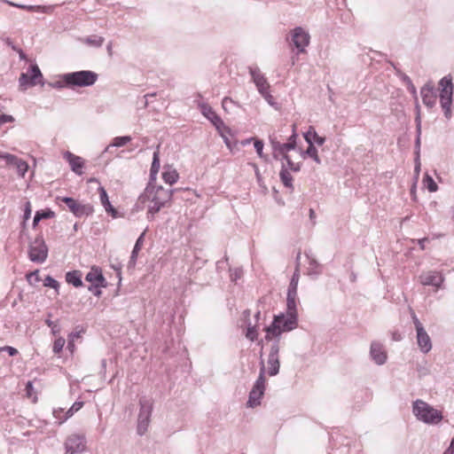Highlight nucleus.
Returning a JSON list of instances; mask_svg holds the SVG:
<instances>
[{"mask_svg":"<svg viewBox=\"0 0 454 454\" xmlns=\"http://www.w3.org/2000/svg\"><path fill=\"white\" fill-rule=\"evenodd\" d=\"M172 191H168L162 186L148 185L139 200L142 202L146 200L153 203L148 208V214L154 215L158 213L171 200Z\"/></svg>","mask_w":454,"mask_h":454,"instance_id":"f257e3e1","label":"nucleus"},{"mask_svg":"<svg viewBox=\"0 0 454 454\" xmlns=\"http://www.w3.org/2000/svg\"><path fill=\"white\" fill-rule=\"evenodd\" d=\"M287 317H285V314L276 315L274 320L270 326L265 328L267 333L266 340H270L271 337H277L281 334L282 332L291 331L297 326V314H286Z\"/></svg>","mask_w":454,"mask_h":454,"instance_id":"f03ea898","label":"nucleus"},{"mask_svg":"<svg viewBox=\"0 0 454 454\" xmlns=\"http://www.w3.org/2000/svg\"><path fill=\"white\" fill-rule=\"evenodd\" d=\"M412 411L414 416L419 419L427 424H437L439 423L442 416L440 411L434 409L428 403L422 400H416L412 405Z\"/></svg>","mask_w":454,"mask_h":454,"instance_id":"7ed1b4c3","label":"nucleus"},{"mask_svg":"<svg viewBox=\"0 0 454 454\" xmlns=\"http://www.w3.org/2000/svg\"><path fill=\"white\" fill-rule=\"evenodd\" d=\"M439 86L441 106L444 110L446 118L450 119L451 116L452 96L454 91L451 75H447L441 79Z\"/></svg>","mask_w":454,"mask_h":454,"instance_id":"20e7f679","label":"nucleus"},{"mask_svg":"<svg viewBox=\"0 0 454 454\" xmlns=\"http://www.w3.org/2000/svg\"><path fill=\"white\" fill-rule=\"evenodd\" d=\"M280 153L284 155L286 163L283 162V168H289L293 171H299L301 168V160L304 159V154L295 151V142L285 143L280 146Z\"/></svg>","mask_w":454,"mask_h":454,"instance_id":"39448f33","label":"nucleus"},{"mask_svg":"<svg viewBox=\"0 0 454 454\" xmlns=\"http://www.w3.org/2000/svg\"><path fill=\"white\" fill-rule=\"evenodd\" d=\"M97 79L98 74L92 71L74 72L64 76L67 84L79 87L90 86L96 82Z\"/></svg>","mask_w":454,"mask_h":454,"instance_id":"423d86ee","label":"nucleus"},{"mask_svg":"<svg viewBox=\"0 0 454 454\" xmlns=\"http://www.w3.org/2000/svg\"><path fill=\"white\" fill-rule=\"evenodd\" d=\"M140 410L137 418V434L143 435L148 429L153 411L151 400L141 397L139 400Z\"/></svg>","mask_w":454,"mask_h":454,"instance_id":"0eeeda50","label":"nucleus"},{"mask_svg":"<svg viewBox=\"0 0 454 454\" xmlns=\"http://www.w3.org/2000/svg\"><path fill=\"white\" fill-rule=\"evenodd\" d=\"M420 285L424 286H431L434 292L442 289L444 286L445 278L442 271L427 270L423 271L418 278Z\"/></svg>","mask_w":454,"mask_h":454,"instance_id":"6e6552de","label":"nucleus"},{"mask_svg":"<svg viewBox=\"0 0 454 454\" xmlns=\"http://www.w3.org/2000/svg\"><path fill=\"white\" fill-rule=\"evenodd\" d=\"M261 370L258 379L256 380L252 390L249 393V399L247 405L249 407H254L260 404V400L264 394L265 390V367L263 361L261 362Z\"/></svg>","mask_w":454,"mask_h":454,"instance_id":"1a4fd4ad","label":"nucleus"},{"mask_svg":"<svg viewBox=\"0 0 454 454\" xmlns=\"http://www.w3.org/2000/svg\"><path fill=\"white\" fill-rule=\"evenodd\" d=\"M58 200L64 202L68 209L77 217L89 215L93 212V208L89 204H82L78 200L70 197H58Z\"/></svg>","mask_w":454,"mask_h":454,"instance_id":"9d476101","label":"nucleus"},{"mask_svg":"<svg viewBox=\"0 0 454 454\" xmlns=\"http://www.w3.org/2000/svg\"><path fill=\"white\" fill-rule=\"evenodd\" d=\"M413 324L417 332V342L420 350L427 354L432 348V342L429 335L426 332L422 323L414 315L412 317Z\"/></svg>","mask_w":454,"mask_h":454,"instance_id":"9b49d317","label":"nucleus"},{"mask_svg":"<svg viewBox=\"0 0 454 454\" xmlns=\"http://www.w3.org/2000/svg\"><path fill=\"white\" fill-rule=\"evenodd\" d=\"M43 74L36 65H32L26 74H21L20 77V85L24 90L27 87L42 83Z\"/></svg>","mask_w":454,"mask_h":454,"instance_id":"f8f14e48","label":"nucleus"},{"mask_svg":"<svg viewBox=\"0 0 454 454\" xmlns=\"http://www.w3.org/2000/svg\"><path fill=\"white\" fill-rule=\"evenodd\" d=\"M66 451L70 454L81 453L86 449L84 434H74L69 435L65 442Z\"/></svg>","mask_w":454,"mask_h":454,"instance_id":"ddd939ff","label":"nucleus"},{"mask_svg":"<svg viewBox=\"0 0 454 454\" xmlns=\"http://www.w3.org/2000/svg\"><path fill=\"white\" fill-rule=\"evenodd\" d=\"M250 74L259 92L270 102V99L272 97L270 94V84L268 83L264 75L261 73L258 67H251Z\"/></svg>","mask_w":454,"mask_h":454,"instance_id":"4468645a","label":"nucleus"},{"mask_svg":"<svg viewBox=\"0 0 454 454\" xmlns=\"http://www.w3.org/2000/svg\"><path fill=\"white\" fill-rule=\"evenodd\" d=\"M291 39L299 52H305V48L309 43V35L301 27L291 31Z\"/></svg>","mask_w":454,"mask_h":454,"instance_id":"2eb2a0df","label":"nucleus"},{"mask_svg":"<svg viewBox=\"0 0 454 454\" xmlns=\"http://www.w3.org/2000/svg\"><path fill=\"white\" fill-rule=\"evenodd\" d=\"M29 259L35 262H43L48 255V249L42 240H35L29 248Z\"/></svg>","mask_w":454,"mask_h":454,"instance_id":"dca6fc26","label":"nucleus"},{"mask_svg":"<svg viewBox=\"0 0 454 454\" xmlns=\"http://www.w3.org/2000/svg\"><path fill=\"white\" fill-rule=\"evenodd\" d=\"M85 280L91 285V286L89 288L90 290H92V287L97 289L100 287H106L107 285V282L103 276L101 268L98 266H92L90 268V271L85 277Z\"/></svg>","mask_w":454,"mask_h":454,"instance_id":"f3484780","label":"nucleus"},{"mask_svg":"<svg viewBox=\"0 0 454 454\" xmlns=\"http://www.w3.org/2000/svg\"><path fill=\"white\" fill-rule=\"evenodd\" d=\"M370 356L378 365H382L387 362V354L384 346L379 341H372L370 348Z\"/></svg>","mask_w":454,"mask_h":454,"instance_id":"a211bd4d","label":"nucleus"},{"mask_svg":"<svg viewBox=\"0 0 454 454\" xmlns=\"http://www.w3.org/2000/svg\"><path fill=\"white\" fill-rule=\"evenodd\" d=\"M64 159L69 163V166L76 175L81 176L83 174L82 168H84V160L71 152H65L63 153Z\"/></svg>","mask_w":454,"mask_h":454,"instance_id":"6ab92c4d","label":"nucleus"},{"mask_svg":"<svg viewBox=\"0 0 454 454\" xmlns=\"http://www.w3.org/2000/svg\"><path fill=\"white\" fill-rule=\"evenodd\" d=\"M279 347L278 343H274L271 346L270 352L269 354L268 364H269V374L270 376H275L279 372V359H278Z\"/></svg>","mask_w":454,"mask_h":454,"instance_id":"aec40b11","label":"nucleus"},{"mask_svg":"<svg viewBox=\"0 0 454 454\" xmlns=\"http://www.w3.org/2000/svg\"><path fill=\"white\" fill-rule=\"evenodd\" d=\"M420 94L423 103L429 107H432L436 103V94L432 83H427L421 88Z\"/></svg>","mask_w":454,"mask_h":454,"instance_id":"412c9836","label":"nucleus"},{"mask_svg":"<svg viewBox=\"0 0 454 454\" xmlns=\"http://www.w3.org/2000/svg\"><path fill=\"white\" fill-rule=\"evenodd\" d=\"M1 1L10 6L17 7L19 9L26 10V11H29V12L37 11V12H43L45 13H52L54 11V6H52V5H49V6L25 5V4H15L9 0H1Z\"/></svg>","mask_w":454,"mask_h":454,"instance_id":"4be33fe9","label":"nucleus"},{"mask_svg":"<svg viewBox=\"0 0 454 454\" xmlns=\"http://www.w3.org/2000/svg\"><path fill=\"white\" fill-rule=\"evenodd\" d=\"M98 192L100 202L104 207L105 210L106 211V213L110 215L113 218H116L118 216V212L109 201V198L105 188L100 186L98 188Z\"/></svg>","mask_w":454,"mask_h":454,"instance_id":"5701e85b","label":"nucleus"},{"mask_svg":"<svg viewBox=\"0 0 454 454\" xmlns=\"http://www.w3.org/2000/svg\"><path fill=\"white\" fill-rule=\"evenodd\" d=\"M179 174L177 170L172 166H165L162 172V179L169 185H173L177 182Z\"/></svg>","mask_w":454,"mask_h":454,"instance_id":"b1692460","label":"nucleus"},{"mask_svg":"<svg viewBox=\"0 0 454 454\" xmlns=\"http://www.w3.org/2000/svg\"><path fill=\"white\" fill-rule=\"evenodd\" d=\"M160 152L157 149L153 153V162H152V166H151V169H150V178H151L152 181H155L156 180L157 175H158L159 170H160Z\"/></svg>","mask_w":454,"mask_h":454,"instance_id":"393cba45","label":"nucleus"},{"mask_svg":"<svg viewBox=\"0 0 454 454\" xmlns=\"http://www.w3.org/2000/svg\"><path fill=\"white\" fill-rule=\"evenodd\" d=\"M66 281L75 287L82 286V273L79 270L69 271L66 274Z\"/></svg>","mask_w":454,"mask_h":454,"instance_id":"a878e982","label":"nucleus"},{"mask_svg":"<svg viewBox=\"0 0 454 454\" xmlns=\"http://www.w3.org/2000/svg\"><path fill=\"white\" fill-rule=\"evenodd\" d=\"M310 134H311V131L309 130L305 135V139L309 143V147L306 150L305 154L308 155L309 157L312 158L316 162L320 163V160L317 155V150L313 145V144L311 142Z\"/></svg>","mask_w":454,"mask_h":454,"instance_id":"bb28decb","label":"nucleus"},{"mask_svg":"<svg viewBox=\"0 0 454 454\" xmlns=\"http://www.w3.org/2000/svg\"><path fill=\"white\" fill-rule=\"evenodd\" d=\"M298 298L296 291L287 292V310L288 312H297L298 310Z\"/></svg>","mask_w":454,"mask_h":454,"instance_id":"cd10ccee","label":"nucleus"},{"mask_svg":"<svg viewBox=\"0 0 454 454\" xmlns=\"http://www.w3.org/2000/svg\"><path fill=\"white\" fill-rule=\"evenodd\" d=\"M104 41V37L98 35H90L82 39V42L84 43L93 47H100L103 44Z\"/></svg>","mask_w":454,"mask_h":454,"instance_id":"c85d7f7f","label":"nucleus"},{"mask_svg":"<svg viewBox=\"0 0 454 454\" xmlns=\"http://www.w3.org/2000/svg\"><path fill=\"white\" fill-rule=\"evenodd\" d=\"M83 406V402H75L65 413L64 419L59 422V424H62L65 422L67 419L71 418L75 412L80 411L82 407Z\"/></svg>","mask_w":454,"mask_h":454,"instance_id":"c756f323","label":"nucleus"},{"mask_svg":"<svg viewBox=\"0 0 454 454\" xmlns=\"http://www.w3.org/2000/svg\"><path fill=\"white\" fill-rule=\"evenodd\" d=\"M280 179L286 187H293V176L286 168L281 170Z\"/></svg>","mask_w":454,"mask_h":454,"instance_id":"7c9ffc66","label":"nucleus"},{"mask_svg":"<svg viewBox=\"0 0 454 454\" xmlns=\"http://www.w3.org/2000/svg\"><path fill=\"white\" fill-rule=\"evenodd\" d=\"M202 114L211 121H219V117L217 114L213 111V109L207 106L203 105L202 106Z\"/></svg>","mask_w":454,"mask_h":454,"instance_id":"2f4dec72","label":"nucleus"},{"mask_svg":"<svg viewBox=\"0 0 454 454\" xmlns=\"http://www.w3.org/2000/svg\"><path fill=\"white\" fill-rule=\"evenodd\" d=\"M12 166L16 167L17 171L22 176H24V175L26 174V172L28 169L27 163L20 158H17L15 163H13Z\"/></svg>","mask_w":454,"mask_h":454,"instance_id":"473e14b6","label":"nucleus"},{"mask_svg":"<svg viewBox=\"0 0 454 454\" xmlns=\"http://www.w3.org/2000/svg\"><path fill=\"white\" fill-rule=\"evenodd\" d=\"M143 236L144 234H142L137 240L135 246H134V248H133V251H132V254H131V261L135 262L137 258V254L139 253V251L141 250L142 247H143Z\"/></svg>","mask_w":454,"mask_h":454,"instance_id":"72a5a7b5","label":"nucleus"},{"mask_svg":"<svg viewBox=\"0 0 454 454\" xmlns=\"http://www.w3.org/2000/svg\"><path fill=\"white\" fill-rule=\"evenodd\" d=\"M257 335L258 334H257L256 325H252L251 323H248L247 327L246 337L247 339H249L250 340L254 341V340H256Z\"/></svg>","mask_w":454,"mask_h":454,"instance_id":"f704fd0d","label":"nucleus"},{"mask_svg":"<svg viewBox=\"0 0 454 454\" xmlns=\"http://www.w3.org/2000/svg\"><path fill=\"white\" fill-rule=\"evenodd\" d=\"M26 278L30 285H36L41 281V278L39 277V270H35L32 272L27 273L26 275Z\"/></svg>","mask_w":454,"mask_h":454,"instance_id":"c9c22d12","label":"nucleus"},{"mask_svg":"<svg viewBox=\"0 0 454 454\" xmlns=\"http://www.w3.org/2000/svg\"><path fill=\"white\" fill-rule=\"evenodd\" d=\"M299 278H300V273H299V269L297 268L292 277V279H291V282H290V285L288 287V291H296L297 292Z\"/></svg>","mask_w":454,"mask_h":454,"instance_id":"e433bc0d","label":"nucleus"},{"mask_svg":"<svg viewBox=\"0 0 454 454\" xmlns=\"http://www.w3.org/2000/svg\"><path fill=\"white\" fill-rule=\"evenodd\" d=\"M131 140L129 136L117 137L114 139L112 145L120 147L128 144Z\"/></svg>","mask_w":454,"mask_h":454,"instance_id":"4c0bfd02","label":"nucleus"},{"mask_svg":"<svg viewBox=\"0 0 454 454\" xmlns=\"http://www.w3.org/2000/svg\"><path fill=\"white\" fill-rule=\"evenodd\" d=\"M43 285L45 286L51 287L55 290H58V288L59 287V283L57 280H55L53 278H51V276H47L44 278Z\"/></svg>","mask_w":454,"mask_h":454,"instance_id":"58836bf2","label":"nucleus"},{"mask_svg":"<svg viewBox=\"0 0 454 454\" xmlns=\"http://www.w3.org/2000/svg\"><path fill=\"white\" fill-rule=\"evenodd\" d=\"M65 343H66V340L64 338L59 337V338L56 339L54 341V344H53V352L55 354H59L62 350Z\"/></svg>","mask_w":454,"mask_h":454,"instance_id":"ea45409f","label":"nucleus"},{"mask_svg":"<svg viewBox=\"0 0 454 454\" xmlns=\"http://www.w3.org/2000/svg\"><path fill=\"white\" fill-rule=\"evenodd\" d=\"M425 181H426V183H427V189H428L430 192H436V191H437L438 186H437V184H435V182L434 181V179H433L431 176H427V177H426V180H425Z\"/></svg>","mask_w":454,"mask_h":454,"instance_id":"a19ab883","label":"nucleus"},{"mask_svg":"<svg viewBox=\"0 0 454 454\" xmlns=\"http://www.w3.org/2000/svg\"><path fill=\"white\" fill-rule=\"evenodd\" d=\"M35 215H39L40 217V220L42 219H47V218H51L54 216V212L50 210V209H47V210H42V211H37L35 213Z\"/></svg>","mask_w":454,"mask_h":454,"instance_id":"79ce46f5","label":"nucleus"},{"mask_svg":"<svg viewBox=\"0 0 454 454\" xmlns=\"http://www.w3.org/2000/svg\"><path fill=\"white\" fill-rule=\"evenodd\" d=\"M0 158L4 159L8 165H12L18 157L10 153H0Z\"/></svg>","mask_w":454,"mask_h":454,"instance_id":"37998d69","label":"nucleus"},{"mask_svg":"<svg viewBox=\"0 0 454 454\" xmlns=\"http://www.w3.org/2000/svg\"><path fill=\"white\" fill-rule=\"evenodd\" d=\"M254 148L256 150V153L258 155L262 158V149H263V143L261 140H254Z\"/></svg>","mask_w":454,"mask_h":454,"instance_id":"c03bdc74","label":"nucleus"},{"mask_svg":"<svg viewBox=\"0 0 454 454\" xmlns=\"http://www.w3.org/2000/svg\"><path fill=\"white\" fill-rule=\"evenodd\" d=\"M46 324L51 328V332L54 335H57L59 333L60 329L57 323L52 322L50 319H47Z\"/></svg>","mask_w":454,"mask_h":454,"instance_id":"a18cd8bd","label":"nucleus"},{"mask_svg":"<svg viewBox=\"0 0 454 454\" xmlns=\"http://www.w3.org/2000/svg\"><path fill=\"white\" fill-rule=\"evenodd\" d=\"M14 121H15V119L12 115H9V114L0 115V126H2L4 123H7V122H13Z\"/></svg>","mask_w":454,"mask_h":454,"instance_id":"49530a36","label":"nucleus"},{"mask_svg":"<svg viewBox=\"0 0 454 454\" xmlns=\"http://www.w3.org/2000/svg\"><path fill=\"white\" fill-rule=\"evenodd\" d=\"M2 351H7L8 354L12 356H16L18 354V350L15 348L10 346H4L0 348V352Z\"/></svg>","mask_w":454,"mask_h":454,"instance_id":"de8ad7c7","label":"nucleus"},{"mask_svg":"<svg viewBox=\"0 0 454 454\" xmlns=\"http://www.w3.org/2000/svg\"><path fill=\"white\" fill-rule=\"evenodd\" d=\"M312 137L313 140L318 144L319 145H322L325 142V138L322 137H319L315 131H311L310 137Z\"/></svg>","mask_w":454,"mask_h":454,"instance_id":"09e8293b","label":"nucleus"},{"mask_svg":"<svg viewBox=\"0 0 454 454\" xmlns=\"http://www.w3.org/2000/svg\"><path fill=\"white\" fill-rule=\"evenodd\" d=\"M31 212H32V207H31L30 202L27 201L25 205V212H24V219L25 220H27L30 217Z\"/></svg>","mask_w":454,"mask_h":454,"instance_id":"8fccbe9b","label":"nucleus"},{"mask_svg":"<svg viewBox=\"0 0 454 454\" xmlns=\"http://www.w3.org/2000/svg\"><path fill=\"white\" fill-rule=\"evenodd\" d=\"M53 415L54 417L59 419V423L64 419L65 415H63V410L62 409H59V410H55L53 411Z\"/></svg>","mask_w":454,"mask_h":454,"instance_id":"3c124183","label":"nucleus"},{"mask_svg":"<svg viewBox=\"0 0 454 454\" xmlns=\"http://www.w3.org/2000/svg\"><path fill=\"white\" fill-rule=\"evenodd\" d=\"M82 333H83L82 330L73 332L69 334V339L72 340H74L77 338H80Z\"/></svg>","mask_w":454,"mask_h":454,"instance_id":"603ef678","label":"nucleus"},{"mask_svg":"<svg viewBox=\"0 0 454 454\" xmlns=\"http://www.w3.org/2000/svg\"><path fill=\"white\" fill-rule=\"evenodd\" d=\"M443 454H454V439H452L450 446L445 450Z\"/></svg>","mask_w":454,"mask_h":454,"instance_id":"864d4df0","label":"nucleus"},{"mask_svg":"<svg viewBox=\"0 0 454 454\" xmlns=\"http://www.w3.org/2000/svg\"><path fill=\"white\" fill-rule=\"evenodd\" d=\"M26 388H27V395H31V391L33 389V386H32V383L30 381H28L27 383Z\"/></svg>","mask_w":454,"mask_h":454,"instance_id":"5fc2aeb1","label":"nucleus"},{"mask_svg":"<svg viewBox=\"0 0 454 454\" xmlns=\"http://www.w3.org/2000/svg\"><path fill=\"white\" fill-rule=\"evenodd\" d=\"M74 340H68V344H67V348L69 350H71L73 352L74 348Z\"/></svg>","mask_w":454,"mask_h":454,"instance_id":"6e6d98bb","label":"nucleus"},{"mask_svg":"<svg viewBox=\"0 0 454 454\" xmlns=\"http://www.w3.org/2000/svg\"><path fill=\"white\" fill-rule=\"evenodd\" d=\"M40 221H41V220H40L39 215H35V217H34V221H33V226H34V227H35V226L38 224V223H39Z\"/></svg>","mask_w":454,"mask_h":454,"instance_id":"4d7b16f0","label":"nucleus"},{"mask_svg":"<svg viewBox=\"0 0 454 454\" xmlns=\"http://www.w3.org/2000/svg\"><path fill=\"white\" fill-rule=\"evenodd\" d=\"M17 51H18V53H19V55H20V58L21 59H26V55H25V53L23 52V51H22V50L19 49V50H17Z\"/></svg>","mask_w":454,"mask_h":454,"instance_id":"13d9d810","label":"nucleus"},{"mask_svg":"<svg viewBox=\"0 0 454 454\" xmlns=\"http://www.w3.org/2000/svg\"><path fill=\"white\" fill-rule=\"evenodd\" d=\"M107 51H108V54H109L110 56H112V54H113V51H112V46H111V44H109V45L107 46Z\"/></svg>","mask_w":454,"mask_h":454,"instance_id":"bf43d9fd","label":"nucleus"},{"mask_svg":"<svg viewBox=\"0 0 454 454\" xmlns=\"http://www.w3.org/2000/svg\"><path fill=\"white\" fill-rule=\"evenodd\" d=\"M309 216H310V218L315 217V211L313 209L309 210Z\"/></svg>","mask_w":454,"mask_h":454,"instance_id":"052dcab7","label":"nucleus"},{"mask_svg":"<svg viewBox=\"0 0 454 454\" xmlns=\"http://www.w3.org/2000/svg\"><path fill=\"white\" fill-rule=\"evenodd\" d=\"M426 240V239H419V245L421 247V248L423 249L424 248V245H423V242Z\"/></svg>","mask_w":454,"mask_h":454,"instance_id":"680f3d73","label":"nucleus"},{"mask_svg":"<svg viewBox=\"0 0 454 454\" xmlns=\"http://www.w3.org/2000/svg\"><path fill=\"white\" fill-rule=\"evenodd\" d=\"M393 339H394L395 340H400V336H399V335H396V334L395 333V334H394V336H393Z\"/></svg>","mask_w":454,"mask_h":454,"instance_id":"e2e57ef3","label":"nucleus"},{"mask_svg":"<svg viewBox=\"0 0 454 454\" xmlns=\"http://www.w3.org/2000/svg\"><path fill=\"white\" fill-rule=\"evenodd\" d=\"M259 316H260V314H259V313H256V314L254 315V317H255V320H256V321H258V319H259Z\"/></svg>","mask_w":454,"mask_h":454,"instance_id":"0e129e2a","label":"nucleus"},{"mask_svg":"<svg viewBox=\"0 0 454 454\" xmlns=\"http://www.w3.org/2000/svg\"><path fill=\"white\" fill-rule=\"evenodd\" d=\"M100 293H101V292L98 290V291L95 293V294H98H98H100Z\"/></svg>","mask_w":454,"mask_h":454,"instance_id":"69168bd1","label":"nucleus"}]
</instances>
